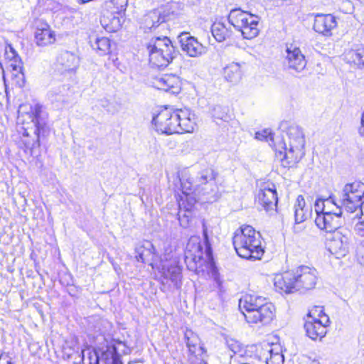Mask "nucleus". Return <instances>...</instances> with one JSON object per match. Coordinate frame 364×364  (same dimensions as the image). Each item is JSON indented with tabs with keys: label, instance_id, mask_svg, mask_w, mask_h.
<instances>
[{
	"label": "nucleus",
	"instance_id": "4c0bfd02",
	"mask_svg": "<svg viewBox=\"0 0 364 364\" xmlns=\"http://www.w3.org/2000/svg\"><path fill=\"white\" fill-rule=\"evenodd\" d=\"M228 111V108L226 107L215 105L211 110V114L215 119H220L223 122H228L231 118Z\"/></svg>",
	"mask_w": 364,
	"mask_h": 364
},
{
	"label": "nucleus",
	"instance_id": "f704fd0d",
	"mask_svg": "<svg viewBox=\"0 0 364 364\" xmlns=\"http://www.w3.org/2000/svg\"><path fill=\"white\" fill-rule=\"evenodd\" d=\"M91 46L100 55H107L110 53L111 42L106 37L96 38L92 43L90 41Z\"/></svg>",
	"mask_w": 364,
	"mask_h": 364
},
{
	"label": "nucleus",
	"instance_id": "ea45409f",
	"mask_svg": "<svg viewBox=\"0 0 364 364\" xmlns=\"http://www.w3.org/2000/svg\"><path fill=\"white\" fill-rule=\"evenodd\" d=\"M345 58L348 63L360 66V48L348 50L346 53Z\"/></svg>",
	"mask_w": 364,
	"mask_h": 364
},
{
	"label": "nucleus",
	"instance_id": "72a5a7b5",
	"mask_svg": "<svg viewBox=\"0 0 364 364\" xmlns=\"http://www.w3.org/2000/svg\"><path fill=\"white\" fill-rule=\"evenodd\" d=\"M245 17L251 18V14L242 11L240 9H233L230 11L228 16V21L237 30L240 25H242V21Z\"/></svg>",
	"mask_w": 364,
	"mask_h": 364
},
{
	"label": "nucleus",
	"instance_id": "473e14b6",
	"mask_svg": "<svg viewBox=\"0 0 364 364\" xmlns=\"http://www.w3.org/2000/svg\"><path fill=\"white\" fill-rule=\"evenodd\" d=\"M211 33L215 39L218 42L225 41L232 35V31L226 28L225 25L221 22H215L212 25Z\"/></svg>",
	"mask_w": 364,
	"mask_h": 364
},
{
	"label": "nucleus",
	"instance_id": "ddd939ff",
	"mask_svg": "<svg viewBox=\"0 0 364 364\" xmlns=\"http://www.w3.org/2000/svg\"><path fill=\"white\" fill-rule=\"evenodd\" d=\"M314 16V30L324 36H332V31L337 27V21L332 14H313Z\"/></svg>",
	"mask_w": 364,
	"mask_h": 364
},
{
	"label": "nucleus",
	"instance_id": "2eb2a0df",
	"mask_svg": "<svg viewBox=\"0 0 364 364\" xmlns=\"http://www.w3.org/2000/svg\"><path fill=\"white\" fill-rule=\"evenodd\" d=\"M181 47L183 52L191 57H198L206 52V48L193 36L188 33H182L178 36Z\"/></svg>",
	"mask_w": 364,
	"mask_h": 364
},
{
	"label": "nucleus",
	"instance_id": "7ed1b4c3",
	"mask_svg": "<svg viewBox=\"0 0 364 364\" xmlns=\"http://www.w3.org/2000/svg\"><path fill=\"white\" fill-rule=\"evenodd\" d=\"M234 248L239 257L247 259H259L264 253L261 235L250 225H242L232 237Z\"/></svg>",
	"mask_w": 364,
	"mask_h": 364
},
{
	"label": "nucleus",
	"instance_id": "4468645a",
	"mask_svg": "<svg viewBox=\"0 0 364 364\" xmlns=\"http://www.w3.org/2000/svg\"><path fill=\"white\" fill-rule=\"evenodd\" d=\"M79 64V59L73 53L62 50L58 55L54 64L55 70L60 74L74 71Z\"/></svg>",
	"mask_w": 364,
	"mask_h": 364
},
{
	"label": "nucleus",
	"instance_id": "e433bc0d",
	"mask_svg": "<svg viewBox=\"0 0 364 364\" xmlns=\"http://www.w3.org/2000/svg\"><path fill=\"white\" fill-rule=\"evenodd\" d=\"M327 205H335L336 208H338L340 206L337 202L335 201L334 198L332 196L328 197V198H318L314 204L315 211L318 215L323 214L325 212H328L330 210H328Z\"/></svg>",
	"mask_w": 364,
	"mask_h": 364
},
{
	"label": "nucleus",
	"instance_id": "7c9ffc66",
	"mask_svg": "<svg viewBox=\"0 0 364 364\" xmlns=\"http://www.w3.org/2000/svg\"><path fill=\"white\" fill-rule=\"evenodd\" d=\"M223 75L228 82L234 83L239 82L242 77L241 65L235 62L228 64L223 69Z\"/></svg>",
	"mask_w": 364,
	"mask_h": 364
},
{
	"label": "nucleus",
	"instance_id": "f8f14e48",
	"mask_svg": "<svg viewBox=\"0 0 364 364\" xmlns=\"http://www.w3.org/2000/svg\"><path fill=\"white\" fill-rule=\"evenodd\" d=\"M173 120L176 125V133L193 132L196 124L195 114L187 108L175 110Z\"/></svg>",
	"mask_w": 364,
	"mask_h": 364
},
{
	"label": "nucleus",
	"instance_id": "412c9836",
	"mask_svg": "<svg viewBox=\"0 0 364 364\" xmlns=\"http://www.w3.org/2000/svg\"><path fill=\"white\" fill-rule=\"evenodd\" d=\"M265 299L256 295H246L239 301V308L244 315L245 319L249 314L258 311L263 307Z\"/></svg>",
	"mask_w": 364,
	"mask_h": 364
},
{
	"label": "nucleus",
	"instance_id": "a878e982",
	"mask_svg": "<svg viewBox=\"0 0 364 364\" xmlns=\"http://www.w3.org/2000/svg\"><path fill=\"white\" fill-rule=\"evenodd\" d=\"M259 17L251 14V18L245 17L242 25H240L237 30L241 32L242 36L247 39H252L257 36L259 30L257 27Z\"/></svg>",
	"mask_w": 364,
	"mask_h": 364
},
{
	"label": "nucleus",
	"instance_id": "8fccbe9b",
	"mask_svg": "<svg viewBox=\"0 0 364 364\" xmlns=\"http://www.w3.org/2000/svg\"><path fill=\"white\" fill-rule=\"evenodd\" d=\"M185 196H186V200L188 202V207L184 206V208H186V210L189 213L191 207L195 204L196 200L193 197L191 196L190 194L185 195Z\"/></svg>",
	"mask_w": 364,
	"mask_h": 364
},
{
	"label": "nucleus",
	"instance_id": "a19ab883",
	"mask_svg": "<svg viewBox=\"0 0 364 364\" xmlns=\"http://www.w3.org/2000/svg\"><path fill=\"white\" fill-rule=\"evenodd\" d=\"M270 356L267 358V364H283L284 355L280 352H274L273 349L269 350Z\"/></svg>",
	"mask_w": 364,
	"mask_h": 364
},
{
	"label": "nucleus",
	"instance_id": "c03bdc74",
	"mask_svg": "<svg viewBox=\"0 0 364 364\" xmlns=\"http://www.w3.org/2000/svg\"><path fill=\"white\" fill-rule=\"evenodd\" d=\"M203 235L204 238V243L205 245V251L208 255H210L211 252V247L208 235V229L204 222L203 223Z\"/></svg>",
	"mask_w": 364,
	"mask_h": 364
},
{
	"label": "nucleus",
	"instance_id": "5701e85b",
	"mask_svg": "<svg viewBox=\"0 0 364 364\" xmlns=\"http://www.w3.org/2000/svg\"><path fill=\"white\" fill-rule=\"evenodd\" d=\"M55 35L50 26L42 23L36 28L35 32V42L38 46L44 47L54 43Z\"/></svg>",
	"mask_w": 364,
	"mask_h": 364
},
{
	"label": "nucleus",
	"instance_id": "79ce46f5",
	"mask_svg": "<svg viewBox=\"0 0 364 364\" xmlns=\"http://www.w3.org/2000/svg\"><path fill=\"white\" fill-rule=\"evenodd\" d=\"M181 184V188L183 193L184 195H189L191 192L193 191H196L197 188H198L200 186V183H196V185L193 184V183H186L185 181V176H182V178L180 179Z\"/></svg>",
	"mask_w": 364,
	"mask_h": 364
},
{
	"label": "nucleus",
	"instance_id": "5fc2aeb1",
	"mask_svg": "<svg viewBox=\"0 0 364 364\" xmlns=\"http://www.w3.org/2000/svg\"><path fill=\"white\" fill-rule=\"evenodd\" d=\"M333 205H327V208L328 210H331V207Z\"/></svg>",
	"mask_w": 364,
	"mask_h": 364
},
{
	"label": "nucleus",
	"instance_id": "b1692460",
	"mask_svg": "<svg viewBox=\"0 0 364 364\" xmlns=\"http://www.w3.org/2000/svg\"><path fill=\"white\" fill-rule=\"evenodd\" d=\"M185 339L189 353L194 355L196 360L203 361V355L205 351L204 348L200 345V342L198 336L191 330H186L185 332Z\"/></svg>",
	"mask_w": 364,
	"mask_h": 364
},
{
	"label": "nucleus",
	"instance_id": "c756f323",
	"mask_svg": "<svg viewBox=\"0 0 364 364\" xmlns=\"http://www.w3.org/2000/svg\"><path fill=\"white\" fill-rule=\"evenodd\" d=\"M308 209L306 207V202L303 196L299 195L294 205V216L296 224L304 222L307 218Z\"/></svg>",
	"mask_w": 364,
	"mask_h": 364
},
{
	"label": "nucleus",
	"instance_id": "de8ad7c7",
	"mask_svg": "<svg viewBox=\"0 0 364 364\" xmlns=\"http://www.w3.org/2000/svg\"><path fill=\"white\" fill-rule=\"evenodd\" d=\"M355 232L360 237H364V221H359L355 226Z\"/></svg>",
	"mask_w": 364,
	"mask_h": 364
},
{
	"label": "nucleus",
	"instance_id": "0eeeda50",
	"mask_svg": "<svg viewBox=\"0 0 364 364\" xmlns=\"http://www.w3.org/2000/svg\"><path fill=\"white\" fill-rule=\"evenodd\" d=\"M127 1L122 0H111L108 6L111 8V5L116 6L113 10L105 11L100 18V23L102 27L107 32H116L122 26V12L125 10Z\"/></svg>",
	"mask_w": 364,
	"mask_h": 364
},
{
	"label": "nucleus",
	"instance_id": "6e6552de",
	"mask_svg": "<svg viewBox=\"0 0 364 364\" xmlns=\"http://www.w3.org/2000/svg\"><path fill=\"white\" fill-rule=\"evenodd\" d=\"M203 255V247L199 237H191L184 252V261L187 268L191 271H197L198 268L202 267L204 262Z\"/></svg>",
	"mask_w": 364,
	"mask_h": 364
},
{
	"label": "nucleus",
	"instance_id": "f257e3e1",
	"mask_svg": "<svg viewBox=\"0 0 364 364\" xmlns=\"http://www.w3.org/2000/svg\"><path fill=\"white\" fill-rule=\"evenodd\" d=\"M279 129L284 136H277L274 144V149L277 156L281 158V164L284 168H290L297 164L305 155V139L301 128L297 124L283 121L280 123Z\"/></svg>",
	"mask_w": 364,
	"mask_h": 364
},
{
	"label": "nucleus",
	"instance_id": "6e6d98bb",
	"mask_svg": "<svg viewBox=\"0 0 364 364\" xmlns=\"http://www.w3.org/2000/svg\"><path fill=\"white\" fill-rule=\"evenodd\" d=\"M177 6V4L174 3V4H171V7L172 8V7H174V6Z\"/></svg>",
	"mask_w": 364,
	"mask_h": 364
},
{
	"label": "nucleus",
	"instance_id": "3c124183",
	"mask_svg": "<svg viewBox=\"0 0 364 364\" xmlns=\"http://www.w3.org/2000/svg\"><path fill=\"white\" fill-rule=\"evenodd\" d=\"M0 364H12L11 359L6 357H0Z\"/></svg>",
	"mask_w": 364,
	"mask_h": 364
},
{
	"label": "nucleus",
	"instance_id": "c9c22d12",
	"mask_svg": "<svg viewBox=\"0 0 364 364\" xmlns=\"http://www.w3.org/2000/svg\"><path fill=\"white\" fill-rule=\"evenodd\" d=\"M184 176L186 183H193L194 185L200 183V186H202L208 183H213L214 181L213 171L208 169L203 171L200 173V176L196 181L190 177H187L186 175Z\"/></svg>",
	"mask_w": 364,
	"mask_h": 364
},
{
	"label": "nucleus",
	"instance_id": "f3484780",
	"mask_svg": "<svg viewBox=\"0 0 364 364\" xmlns=\"http://www.w3.org/2000/svg\"><path fill=\"white\" fill-rule=\"evenodd\" d=\"M277 195L274 186L272 188H264L257 194L256 203L265 211L274 210L277 205Z\"/></svg>",
	"mask_w": 364,
	"mask_h": 364
},
{
	"label": "nucleus",
	"instance_id": "9b49d317",
	"mask_svg": "<svg viewBox=\"0 0 364 364\" xmlns=\"http://www.w3.org/2000/svg\"><path fill=\"white\" fill-rule=\"evenodd\" d=\"M175 114V110L165 108L161 110L156 116L153 117L152 123L157 132L166 134H172L176 133V123L173 118Z\"/></svg>",
	"mask_w": 364,
	"mask_h": 364
},
{
	"label": "nucleus",
	"instance_id": "dca6fc26",
	"mask_svg": "<svg viewBox=\"0 0 364 364\" xmlns=\"http://www.w3.org/2000/svg\"><path fill=\"white\" fill-rule=\"evenodd\" d=\"M286 52L287 55L284 62L286 66L289 69L294 70L298 73L302 71L306 67V61L301 50L293 45H290L287 46Z\"/></svg>",
	"mask_w": 364,
	"mask_h": 364
},
{
	"label": "nucleus",
	"instance_id": "58836bf2",
	"mask_svg": "<svg viewBox=\"0 0 364 364\" xmlns=\"http://www.w3.org/2000/svg\"><path fill=\"white\" fill-rule=\"evenodd\" d=\"M255 138L259 140H266L269 144L274 148V144L277 140V136L275 137L271 130L264 129L262 132L255 133Z\"/></svg>",
	"mask_w": 364,
	"mask_h": 364
},
{
	"label": "nucleus",
	"instance_id": "09e8293b",
	"mask_svg": "<svg viewBox=\"0 0 364 364\" xmlns=\"http://www.w3.org/2000/svg\"><path fill=\"white\" fill-rule=\"evenodd\" d=\"M227 343H228L229 348L235 353L238 352L240 349V347L238 345V343L234 340L228 341Z\"/></svg>",
	"mask_w": 364,
	"mask_h": 364
},
{
	"label": "nucleus",
	"instance_id": "a211bd4d",
	"mask_svg": "<svg viewBox=\"0 0 364 364\" xmlns=\"http://www.w3.org/2000/svg\"><path fill=\"white\" fill-rule=\"evenodd\" d=\"M275 316V307L272 303H266L259 310L249 314L247 322L266 325L269 323Z\"/></svg>",
	"mask_w": 364,
	"mask_h": 364
},
{
	"label": "nucleus",
	"instance_id": "c85d7f7f",
	"mask_svg": "<svg viewBox=\"0 0 364 364\" xmlns=\"http://www.w3.org/2000/svg\"><path fill=\"white\" fill-rule=\"evenodd\" d=\"M100 359L101 364H122L115 346H107L105 350L101 352Z\"/></svg>",
	"mask_w": 364,
	"mask_h": 364
},
{
	"label": "nucleus",
	"instance_id": "603ef678",
	"mask_svg": "<svg viewBox=\"0 0 364 364\" xmlns=\"http://www.w3.org/2000/svg\"><path fill=\"white\" fill-rule=\"evenodd\" d=\"M360 66L364 65V48H360Z\"/></svg>",
	"mask_w": 364,
	"mask_h": 364
},
{
	"label": "nucleus",
	"instance_id": "393cba45",
	"mask_svg": "<svg viewBox=\"0 0 364 364\" xmlns=\"http://www.w3.org/2000/svg\"><path fill=\"white\" fill-rule=\"evenodd\" d=\"M162 282H168L170 280L176 288H180L181 285V267L177 264L173 263L170 265H164L162 267Z\"/></svg>",
	"mask_w": 364,
	"mask_h": 364
},
{
	"label": "nucleus",
	"instance_id": "f03ea898",
	"mask_svg": "<svg viewBox=\"0 0 364 364\" xmlns=\"http://www.w3.org/2000/svg\"><path fill=\"white\" fill-rule=\"evenodd\" d=\"M317 280L318 272L315 268L301 265L291 271L277 274L274 278V286L285 293L305 291L314 289Z\"/></svg>",
	"mask_w": 364,
	"mask_h": 364
},
{
	"label": "nucleus",
	"instance_id": "2f4dec72",
	"mask_svg": "<svg viewBox=\"0 0 364 364\" xmlns=\"http://www.w3.org/2000/svg\"><path fill=\"white\" fill-rule=\"evenodd\" d=\"M154 247L149 241H146L143 245L136 247V259L138 262L145 263L149 260V257L154 255Z\"/></svg>",
	"mask_w": 364,
	"mask_h": 364
},
{
	"label": "nucleus",
	"instance_id": "cd10ccee",
	"mask_svg": "<svg viewBox=\"0 0 364 364\" xmlns=\"http://www.w3.org/2000/svg\"><path fill=\"white\" fill-rule=\"evenodd\" d=\"M159 88L165 91L176 92L179 88L180 80L175 75H164L157 80Z\"/></svg>",
	"mask_w": 364,
	"mask_h": 364
},
{
	"label": "nucleus",
	"instance_id": "37998d69",
	"mask_svg": "<svg viewBox=\"0 0 364 364\" xmlns=\"http://www.w3.org/2000/svg\"><path fill=\"white\" fill-rule=\"evenodd\" d=\"M190 212L185 210L182 215V211L180 210L178 213V219L180 223L181 226L183 228H187L189 225V218H190Z\"/></svg>",
	"mask_w": 364,
	"mask_h": 364
},
{
	"label": "nucleus",
	"instance_id": "9d476101",
	"mask_svg": "<svg viewBox=\"0 0 364 364\" xmlns=\"http://www.w3.org/2000/svg\"><path fill=\"white\" fill-rule=\"evenodd\" d=\"M338 209V212L333 213V210H330L323 214L318 215L315 219L317 227L329 233L341 229L342 211L340 207Z\"/></svg>",
	"mask_w": 364,
	"mask_h": 364
},
{
	"label": "nucleus",
	"instance_id": "6ab92c4d",
	"mask_svg": "<svg viewBox=\"0 0 364 364\" xmlns=\"http://www.w3.org/2000/svg\"><path fill=\"white\" fill-rule=\"evenodd\" d=\"M309 318L310 319L307 320L304 324L307 336L314 341L318 338L321 339L327 333L326 327L330 323L328 317H326L325 323H323L319 319L311 318V316H309Z\"/></svg>",
	"mask_w": 364,
	"mask_h": 364
},
{
	"label": "nucleus",
	"instance_id": "20e7f679",
	"mask_svg": "<svg viewBox=\"0 0 364 364\" xmlns=\"http://www.w3.org/2000/svg\"><path fill=\"white\" fill-rule=\"evenodd\" d=\"M33 127L31 129L23 128L22 134L23 144L28 149L32 150L40 146V137L44 136L48 132L47 127V114L43 109V106L36 103L31 107L28 113Z\"/></svg>",
	"mask_w": 364,
	"mask_h": 364
},
{
	"label": "nucleus",
	"instance_id": "aec40b11",
	"mask_svg": "<svg viewBox=\"0 0 364 364\" xmlns=\"http://www.w3.org/2000/svg\"><path fill=\"white\" fill-rule=\"evenodd\" d=\"M265 299L256 295H246L239 301V308L244 315L245 319L249 314L258 311L263 307Z\"/></svg>",
	"mask_w": 364,
	"mask_h": 364
},
{
	"label": "nucleus",
	"instance_id": "49530a36",
	"mask_svg": "<svg viewBox=\"0 0 364 364\" xmlns=\"http://www.w3.org/2000/svg\"><path fill=\"white\" fill-rule=\"evenodd\" d=\"M356 257L358 262L364 265V245H360L357 249Z\"/></svg>",
	"mask_w": 364,
	"mask_h": 364
},
{
	"label": "nucleus",
	"instance_id": "39448f33",
	"mask_svg": "<svg viewBox=\"0 0 364 364\" xmlns=\"http://www.w3.org/2000/svg\"><path fill=\"white\" fill-rule=\"evenodd\" d=\"M147 50L150 64L158 68H166L178 54L166 36L152 38L147 45Z\"/></svg>",
	"mask_w": 364,
	"mask_h": 364
},
{
	"label": "nucleus",
	"instance_id": "1a4fd4ad",
	"mask_svg": "<svg viewBox=\"0 0 364 364\" xmlns=\"http://www.w3.org/2000/svg\"><path fill=\"white\" fill-rule=\"evenodd\" d=\"M351 232L347 228H341L331 232L328 238V250L333 254L344 256L348 251Z\"/></svg>",
	"mask_w": 364,
	"mask_h": 364
},
{
	"label": "nucleus",
	"instance_id": "4be33fe9",
	"mask_svg": "<svg viewBox=\"0 0 364 364\" xmlns=\"http://www.w3.org/2000/svg\"><path fill=\"white\" fill-rule=\"evenodd\" d=\"M68 358L70 359L72 364H79L81 362L83 364H100L99 353L90 349L82 350L81 355L78 351L68 354Z\"/></svg>",
	"mask_w": 364,
	"mask_h": 364
},
{
	"label": "nucleus",
	"instance_id": "bb28decb",
	"mask_svg": "<svg viewBox=\"0 0 364 364\" xmlns=\"http://www.w3.org/2000/svg\"><path fill=\"white\" fill-rule=\"evenodd\" d=\"M166 21V16L162 14L160 9H154L147 13L143 18L141 27L146 30H151L153 28Z\"/></svg>",
	"mask_w": 364,
	"mask_h": 364
},
{
	"label": "nucleus",
	"instance_id": "a18cd8bd",
	"mask_svg": "<svg viewBox=\"0 0 364 364\" xmlns=\"http://www.w3.org/2000/svg\"><path fill=\"white\" fill-rule=\"evenodd\" d=\"M14 63H11V67H12L13 70L15 72V75H17L18 73H22L23 66L21 60H17V58L14 56Z\"/></svg>",
	"mask_w": 364,
	"mask_h": 364
},
{
	"label": "nucleus",
	"instance_id": "864d4df0",
	"mask_svg": "<svg viewBox=\"0 0 364 364\" xmlns=\"http://www.w3.org/2000/svg\"><path fill=\"white\" fill-rule=\"evenodd\" d=\"M360 4L364 5V0H357Z\"/></svg>",
	"mask_w": 364,
	"mask_h": 364
},
{
	"label": "nucleus",
	"instance_id": "423d86ee",
	"mask_svg": "<svg viewBox=\"0 0 364 364\" xmlns=\"http://www.w3.org/2000/svg\"><path fill=\"white\" fill-rule=\"evenodd\" d=\"M340 208L348 212L354 213L358 209L364 210V183L355 181L346 184L343 188L341 199L338 203Z\"/></svg>",
	"mask_w": 364,
	"mask_h": 364
}]
</instances>
